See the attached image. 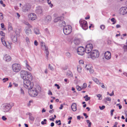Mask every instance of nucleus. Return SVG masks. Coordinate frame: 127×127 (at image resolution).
<instances>
[{
	"label": "nucleus",
	"mask_w": 127,
	"mask_h": 127,
	"mask_svg": "<svg viewBox=\"0 0 127 127\" xmlns=\"http://www.w3.org/2000/svg\"><path fill=\"white\" fill-rule=\"evenodd\" d=\"M80 64H84V62L82 60H80L79 61Z\"/></svg>",
	"instance_id": "obj_55"
},
{
	"label": "nucleus",
	"mask_w": 127,
	"mask_h": 127,
	"mask_svg": "<svg viewBox=\"0 0 127 127\" xmlns=\"http://www.w3.org/2000/svg\"><path fill=\"white\" fill-rule=\"evenodd\" d=\"M99 107L101 110H102L103 109L105 108V106L104 105H103L102 107H101L100 106H99Z\"/></svg>",
	"instance_id": "obj_50"
},
{
	"label": "nucleus",
	"mask_w": 127,
	"mask_h": 127,
	"mask_svg": "<svg viewBox=\"0 0 127 127\" xmlns=\"http://www.w3.org/2000/svg\"><path fill=\"white\" fill-rule=\"evenodd\" d=\"M97 97L98 98V99L99 100H101L102 99V96L100 94H98L97 95Z\"/></svg>",
	"instance_id": "obj_38"
},
{
	"label": "nucleus",
	"mask_w": 127,
	"mask_h": 127,
	"mask_svg": "<svg viewBox=\"0 0 127 127\" xmlns=\"http://www.w3.org/2000/svg\"><path fill=\"white\" fill-rule=\"evenodd\" d=\"M34 32L35 34H39V31L38 29L35 28L34 29Z\"/></svg>",
	"instance_id": "obj_29"
},
{
	"label": "nucleus",
	"mask_w": 127,
	"mask_h": 127,
	"mask_svg": "<svg viewBox=\"0 0 127 127\" xmlns=\"http://www.w3.org/2000/svg\"><path fill=\"white\" fill-rule=\"evenodd\" d=\"M29 20H34L36 18V15L33 13H31L29 14L28 16Z\"/></svg>",
	"instance_id": "obj_11"
},
{
	"label": "nucleus",
	"mask_w": 127,
	"mask_h": 127,
	"mask_svg": "<svg viewBox=\"0 0 127 127\" xmlns=\"http://www.w3.org/2000/svg\"><path fill=\"white\" fill-rule=\"evenodd\" d=\"M20 92L21 94L23 95H24V92L22 88H21Z\"/></svg>",
	"instance_id": "obj_48"
},
{
	"label": "nucleus",
	"mask_w": 127,
	"mask_h": 127,
	"mask_svg": "<svg viewBox=\"0 0 127 127\" xmlns=\"http://www.w3.org/2000/svg\"><path fill=\"white\" fill-rule=\"evenodd\" d=\"M87 84L86 83H84L83 84V85L81 86V87L82 90L85 89L87 87Z\"/></svg>",
	"instance_id": "obj_35"
},
{
	"label": "nucleus",
	"mask_w": 127,
	"mask_h": 127,
	"mask_svg": "<svg viewBox=\"0 0 127 127\" xmlns=\"http://www.w3.org/2000/svg\"><path fill=\"white\" fill-rule=\"evenodd\" d=\"M8 78H4L3 79V82L4 83L7 81H8Z\"/></svg>",
	"instance_id": "obj_52"
},
{
	"label": "nucleus",
	"mask_w": 127,
	"mask_h": 127,
	"mask_svg": "<svg viewBox=\"0 0 127 127\" xmlns=\"http://www.w3.org/2000/svg\"><path fill=\"white\" fill-rule=\"evenodd\" d=\"M55 86H57V89H59L60 88V87L59 86V85L57 84H55Z\"/></svg>",
	"instance_id": "obj_61"
},
{
	"label": "nucleus",
	"mask_w": 127,
	"mask_h": 127,
	"mask_svg": "<svg viewBox=\"0 0 127 127\" xmlns=\"http://www.w3.org/2000/svg\"><path fill=\"white\" fill-rule=\"evenodd\" d=\"M21 65L19 64H16V72L19 71L21 69Z\"/></svg>",
	"instance_id": "obj_26"
},
{
	"label": "nucleus",
	"mask_w": 127,
	"mask_h": 127,
	"mask_svg": "<svg viewBox=\"0 0 127 127\" xmlns=\"http://www.w3.org/2000/svg\"><path fill=\"white\" fill-rule=\"evenodd\" d=\"M67 75L69 77H72V74L70 71H68L67 73Z\"/></svg>",
	"instance_id": "obj_32"
},
{
	"label": "nucleus",
	"mask_w": 127,
	"mask_h": 127,
	"mask_svg": "<svg viewBox=\"0 0 127 127\" xmlns=\"http://www.w3.org/2000/svg\"><path fill=\"white\" fill-rule=\"evenodd\" d=\"M79 22L81 27L83 29L86 30L88 29V27L86 21L81 20Z\"/></svg>",
	"instance_id": "obj_6"
},
{
	"label": "nucleus",
	"mask_w": 127,
	"mask_h": 127,
	"mask_svg": "<svg viewBox=\"0 0 127 127\" xmlns=\"http://www.w3.org/2000/svg\"><path fill=\"white\" fill-rule=\"evenodd\" d=\"M26 42L28 43H29L30 42L29 39L28 37H27L26 38Z\"/></svg>",
	"instance_id": "obj_46"
},
{
	"label": "nucleus",
	"mask_w": 127,
	"mask_h": 127,
	"mask_svg": "<svg viewBox=\"0 0 127 127\" xmlns=\"http://www.w3.org/2000/svg\"><path fill=\"white\" fill-rule=\"evenodd\" d=\"M90 97H88L87 98H86L85 99V100L86 101H87L88 100H90Z\"/></svg>",
	"instance_id": "obj_60"
},
{
	"label": "nucleus",
	"mask_w": 127,
	"mask_h": 127,
	"mask_svg": "<svg viewBox=\"0 0 127 127\" xmlns=\"http://www.w3.org/2000/svg\"><path fill=\"white\" fill-rule=\"evenodd\" d=\"M40 121V119L39 117H37L36 118L35 121V124L37 126H39Z\"/></svg>",
	"instance_id": "obj_18"
},
{
	"label": "nucleus",
	"mask_w": 127,
	"mask_h": 127,
	"mask_svg": "<svg viewBox=\"0 0 127 127\" xmlns=\"http://www.w3.org/2000/svg\"><path fill=\"white\" fill-rule=\"evenodd\" d=\"M100 28L101 29L103 30L105 28V26L104 25H101L100 26Z\"/></svg>",
	"instance_id": "obj_51"
},
{
	"label": "nucleus",
	"mask_w": 127,
	"mask_h": 127,
	"mask_svg": "<svg viewBox=\"0 0 127 127\" xmlns=\"http://www.w3.org/2000/svg\"><path fill=\"white\" fill-rule=\"evenodd\" d=\"M92 79L95 82L98 84L100 82L99 81L98 79L96 78L93 77V78Z\"/></svg>",
	"instance_id": "obj_31"
},
{
	"label": "nucleus",
	"mask_w": 127,
	"mask_h": 127,
	"mask_svg": "<svg viewBox=\"0 0 127 127\" xmlns=\"http://www.w3.org/2000/svg\"><path fill=\"white\" fill-rule=\"evenodd\" d=\"M12 67L13 70V71L16 72V64H13Z\"/></svg>",
	"instance_id": "obj_30"
},
{
	"label": "nucleus",
	"mask_w": 127,
	"mask_h": 127,
	"mask_svg": "<svg viewBox=\"0 0 127 127\" xmlns=\"http://www.w3.org/2000/svg\"><path fill=\"white\" fill-rule=\"evenodd\" d=\"M93 48V45L91 44H88L86 46L85 51L87 53H89L92 51Z\"/></svg>",
	"instance_id": "obj_9"
},
{
	"label": "nucleus",
	"mask_w": 127,
	"mask_h": 127,
	"mask_svg": "<svg viewBox=\"0 0 127 127\" xmlns=\"http://www.w3.org/2000/svg\"><path fill=\"white\" fill-rule=\"evenodd\" d=\"M37 89H38L39 91L40 92L41 91V87L39 86H38L37 87Z\"/></svg>",
	"instance_id": "obj_59"
},
{
	"label": "nucleus",
	"mask_w": 127,
	"mask_h": 127,
	"mask_svg": "<svg viewBox=\"0 0 127 127\" xmlns=\"http://www.w3.org/2000/svg\"><path fill=\"white\" fill-rule=\"evenodd\" d=\"M47 3H48V4L50 5V6L51 7H52L53 6V4L51 3V1H50L49 2V0H47Z\"/></svg>",
	"instance_id": "obj_40"
},
{
	"label": "nucleus",
	"mask_w": 127,
	"mask_h": 127,
	"mask_svg": "<svg viewBox=\"0 0 127 127\" xmlns=\"http://www.w3.org/2000/svg\"><path fill=\"white\" fill-rule=\"evenodd\" d=\"M66 24L65 22L63 20H61L60 21L59 25L60 27H64L65 26Z\"/></svg>",
	"instance_id": "obj_19"
},
{
	"label": "nucleus",
	"mask_w": 127,
	"mask_h": 127,
	"mask_svg": "<svg viewBox=\"0 0 127 127\" xmlns=\"http://www.w3.org/2000/svg\"><path fill=\"white\" fill-rule=\"evenodd\" d=\"M0 34L2 36H4L5 35V33L2 31L0 32Z\"/></svg>",
	"instance_id": "obj_47"
},
{
	"label": "nucleus",
	"mask_w": 127,
	"mask_h": 127,
	"mask_svg": "<svg viewBox=\"0 0 127 127\" xmlns=\"http://www.w3.org/2000/svg\"><path fill=\"white\" fill-rule=\"evenodd\" d=\"M34 44L36 46H37L38 45V43L36 40H35L34 41Z\"/></svg>",
	"instance_id": "obj_58"
},
{
	"label": "nucleus",
	"mask_w": 127,
	"mask_h": 127,
	"mask_svg": "<svg viewBox=\"0 0 127 127\" xmlns=\"http://www.w3.org/2000/svg\"><path fill=\"white\" fill-rule=\"evenodd\" d=\"M41 45L42 49L44 51V53L46 54L47 59H48L49 52L47 46H46L45 43L43 41L41 42Z\"/></svg>",
	"instance_id": "obj_3"
},
{
	"label": "nucleus",
	"mask_w": 127,
	"mask_h": 127,
	"mask_svg": "<svg viewBox=\"0 0 127 127\" xmlns=\"http://www.w3.org/2000/svg\"><path fill=\"white\" fill-rule=\"evenodd\" d=\"M25 62L26 64V66L27 69L30 71H31L32 70V68L30 66L29 64H28V62L27 61H25Z\"/></svg>",
	"instance_id": "obj_23"
},
{
	"label": "nucleus",
	"mask_w": 127,
	"mask_h": 127,
	"mask_svg": "<svg viewBox=\"0 0 127 127\" xmlns=\"http://www.w3.org/2000/svg\"><path fill=\"white\" fill-rule=\"evenodd\" d=\"M85 68L87 70H90L91 69V67H90L89 65H86L85 66Z\"/></svg>",
	"instance_id": "obj_37"
},
{
	"label": "nucleus",
	"mask_w": 127,
	"mask_h": 127,
	"mask_svg": "<svg viewBox=\"0 0 127 127\" xmlns=\"http://www.w3.org/2000/svg\"><path fill=\"white\" fill-rule=\"evenodd\" d=\"M6 46L7 48L9 49H10L11 48L9 42L7 43V46Z\"/></svg>",
	"instance_id": "obj_43"
},
{
	"label": "nucleus",
	"mask_w": 127,
	"mask_h": 127,
	"mask_svg": "<svg viewBox=\"0 0 127 127\" xmlns=\"http://www.w3.org/2000/svg\"><path fill=\"white\" fill-rule=\"evenodd\" d=\"M76 88L78 91H80L81 90H82L81 87H80L79 86L77 85L76 86Z\"/></svg>",
	"instance_id": "obj_36"
},
{
	"label": "nucleus",
	"mask_w": 127,
	"mask_h": 127,
	"mask_svg": "<svg viewBox=\"0 0 127 127\" xmlns=\"http://www.w3.org/2000/svg\"><path fill=\"white\" fill-rule=\"evenodd\" d=\"M83 115L85 116V118L86 119L87 118H88V116H87V114H86V113H83Z\"/></svg>",
	"instance_id": "obj_57"
},
{
	"label": "nucleus",
	"mask_w": 127,
	"mask_h": 127,
	"mask_svg": "<svg viewBox=\"0 0 127 127\" xmlns=\"http://www.w3.org/2000/svg\"><path fill=\"white\" fill-rule=\"evenodd\" d=\"M25 32L26 34L27 35H28L30 34H31L32 32L30 28L26 29Z\"/></svg>",
	"instance_id": "obj_27"
},
{
	"label": "nucleus",
	"mask_w": 127,
	"mask_h": 127,
	"mask_svg": "<svg viewBox=\"0 0 127 127\" xmlns=\"http://www.w3.org/2000/svg\"><path fill=\"white\" fill-rule=\"evenodd\" d=\"M64 17L62 16L60 17H58L55 18L54 20V21L55 22H56L59 21L63 19Z\"/></svg>",
	"instance_id": "obj_24"
},
{
	"label": "nucleus",
	"mask_w": 127,
	"mask_h": 127,
	"mask_svg": "<svg viewBox=\"0 0 127 127\" xmlns=\"http://www.w3.org/2000/svg\"><path fill=\"white\" fill-rule=\"evenodd\" d=\"M55 123L56 124H58V123H59L58 124V125H61V121L60 120L58 121H56L55 122Z\"/></svg>",
	"instance_id": "obj_42"
},
{
	"label": "nucleus",
	"mask_w": 127,
	"mask_h": 127,
	"mask_svg": "<svg viewBox=\"0 0 127 127\" xmlns=\"http://www.w3.org/2000/svg\"><path fill=\"white\" fill-rule=\"evenodd\" d=\"M20 74L21 77L23 80L29 79V80H31L32 78H33L31 73L26 70H21L20 72Z\"/></svg>",
	"instance_id": "obj_1"
},
{
	"label": "nucleus",
	"mask_w": 127,
	"mask_h": 127,
	"mask_svg": "<svg viewBox=\"0 0 127 127\" xmlns=\"http://www.w3.org/2000/svg\"><path fill=\"white\" fill-rule=\"evenodd\" d=\"M1 119L4 121H5L7 120V118L4 116H2L1 118Z\"/></svg>",
	"instance_id": "obj_49"
},
{
	"label": "nucleus",
	"mask_w": 127,
	"mask_h": 127,
	"mask_svg": "<svg viewBox=\"0 0 127 127\" xmlns=\"http://www.w3.org/2000/svg\"><path fill=\"white\" fill-rule=\"evenodd\" d=\"M31 8V6L29 4H27L23 6V12H26L29 10Z\"/></svg>",
	"instance_id": "obj_13"
},
{
	"label": "nucleus",
	"mask_w": 127,
	"mask_h": 127,
	"mask_svg": "<svg viewBox=\"0 0 127 127\" xmlns=\"http://www.w3.org/2000/svg\"><path fill=\"white\" fill-rule=\"evenodd\" d=\"M98 84L101 85V86L102 88H105V87L103 83H101L100 82Z\"/></svg>",
	"instance_id": "obj_44"
},
{
	"label": "nucleus",
	"mask_w": 127,
	"mask_h": 127,
	"mask_svg": "<svg viewBox=\"0 0 127 127\" xmlns=\"http://www.w3.org/2000/svg\"><path fill=\"white\" fill-rule=\"evenodd\" d=\"M65 55L69 58H70L71 56L69 52H67L66 53Z\"/></svg>",
	"instance_id": "obj_33"
},
{
	"label": "nucleus",
	"mask_w": 127,
	"mask_h": 127,
	"mask_svg": "<svg viewBox=\"0 0 127 127\" xmlns=\"http://www.w3.org/2000/svg\"><path fill=\"white\" fill-rule=\"evenodd\" d=\"M63 107V104H61L60 105V107H59V109H62Z\"/></svg>",
	"instance_id": "obj_64"
},
{
	"label": "nucleus",
	"mask_w": 127,
	"mask_h": 127,
	"mask_svg": "<svg viewBox=\"0 0 127 127\" xmlns=\"http://www.w3.org/2000/svg\"><path fill=\"white\" fill-rule=\"evenodd\" d=\"M85 51L84 47L80 46L78 48L77 52L79 55H82L84 54Z\"/></svg>",
	"instance_id": "obj_10"
},
{
	"label": "nucleus",
	"mask_w": 127,
	"mask_h": 127,
	"mask_svg": "<svg viewBox=\"0 0 127 127\" xmlns=\"http://www.w3.org/2000/svg\"><path fill=\"white\" fill-rule=\"evenodd\" d=\"M120 13L122 15H124L127 13V8L126 7H123L120 9Z\"/></svg>",
	"instance_id": "obj_12"
},
{
	"label": "nucleus",
	"mask_w": 127,
	"mask_h": 127,
	"mask_svg": "<svg viewBox=\"0 0 127 127\" xmlns=\"http://www.w3.org/2000/svg\"><path fill=\"white\" fill-rule=\"evenodd\" d=\"M32 79V78L31 79L29 80V79H25L23 80V86L26 89L29 90L32 89L33 87V83L31 82Z\"/></svg>",
	"instance_id": "obj_2"
},
{
	"label": "nucleus",
	"mask_w": 127,
	"mask_h": 127,
	"mask_svg": "<svg viewBox=\"0 0 127 127\" xmlns=\"http://www.w3.org/2000/svg\"><path fill=\"white\" fill-rule=\"evenodd\" d=\"M111 98L110 97H106L104 98L103 100L105 102H107V101H111Z\"/></svg>",
	"instance_id": "obj_28"
},
{
	"label": "nucleus",
	"mask_w": 127,
	"mask_h": 127,
	"mask_svg": "<svg viewBox=\"0 0 127 127\" xmlns=\"http://www.w3.org/2000/svg\"><path fill=\"white\" fill-rule=\"evenodd\" d=\"M29 119L31 121H34V118L32 116H29Z\"/></svg>",
	"instance_id": "obj_39"
},
{
	"label": "nucleus",
	"mask_w": 127,
	"mask_h": 127,
	"mask_svg": "<svg viewBox=\"0 0 127 127\" xmlns=\"http://www.w3.org/2000/svg\"><path fill=\"white\" fill-rule=\"evenodd\" d=\"M2 107L3 111L5 112H8L11 108V105L8 104H3Z\"/></svg>",
	"instance_id": "obj_7"
},
{
	"label": "nucleus",
	"mask_w": 127,
	"mask_h": 127,
	"mask_svg": "<svg viewBox=\"0 0 127 127\" xmlns=\"http://www.w3.org/2000/svg\"><path fill=\"white\" fill-rule=\"evenodd\" d=\"M72 28L70 25L66 26L64 27L63 31L64 33L66 35L69 34L71 32Z\"/></svg>",
	"instance_id": "obj_5"
},
{
	"label": "nucleus",
	"mask_w": 127,
	"mask_h": 127,
	"mask_svg": "<svg viewBox=\"0 0 127 127\" xmlns=\"http://www.w3.org/2000/svg\"><path fill=\"white\" fill-rule=\"evenodd\" d=\"M74 43L76 45H78L80 43V40L77 38H75L74 41Z\"/></svg>",
	"instance_id": "obj_25"
},
{
	"label": "nucleus",
	"mask_w": 127,
	"mask_h": 127,
	"mask_svg": "<svg viewBox=\"0 0 127 127\" xmlns=\"http://www.w3.org/2000/svg\"><path fill=\"white\" fill-rule=\"evenodd\" d=\"M99 56V53L97 50H92L91 52L90 56L91 58L94 59L98 57Z\"/></svg>",
	"instance_id": "obj_4"
},
{
	"label": "nucleus",
	"mask_w": 127,
	"mask_h": 127,
	"mask_svg": "<svg viewBox=\"0 0 127 127\" xmlns=\"http://www.w3.org/2000/svg\"><path fill=\"white\" fill-rule=\"evenodd\" d=\"M51 17L49 15L46 16L45 18V21L46 23L47 24L51 21Z\"/></svg>",
	"instance_id": "obj_16"
},
{
	"label": "nucleus",
	"mask_w": 127,
	"mask_h": 127,
	"mask_svg": "<svg viewBox=\"0 0 127 127\" xmlns=\"http://www.w3.org/2000/svg\"><path fill=\"white\" fill-rule=\"evenodd\" d=\"M21 31V27H19L18 28H16V32H17V33H16V36L19 37L20 36V33Z\"/></svg>",
	"instance_id": "obj_22"
},
{
	"label": "nucleus",
	"mask_w": 127,
	"mask_h": 127,
	"mask_svg": "<svg viewBox=\"0 0 127 127\" xmlns=\"http://www.w3.org/2000/svg\"><path fill=\"white\" fill-rule=\"evenodd\" d=\"M48 95H52V92L50 90L49 91V92L48 93Z\"/></svg>",
	"instance_id": "obj_63"
},
{
	"label": "nucleus",
	"mask_w": 127,
	"mask_h": 127,
	"mask_svg": "<svg viewBox=\"0 0 127 127\" xmlns=\"http://www.w3.org/2000/svg\"><path fill=\"white\" fill-rule=\"evenodd\" d=\"M1 28H4V24H3V23H1Z\"/></svg>",
	"instance_id": "obj_62"
},
{
	"label": "nucleus",
	"mask_w": 127,
	"mask_h": 127,
	"mask_svg": "<svg viewBox=\"0 0 127 127\" xmlns=\"http://www.w3.org/2000/svg\"><path fill=\"white\" fill-rule=\"evenodd\" d=\"M49 68L50 70H52L54 69L53 67L52 66L50 65V64H49Z\"/></svg>",
	"instance_id": "obj_53"
},
{
	"label": "nucleus",
	"mask_w": 127,
	"mask_h": 127,
	"mask_svg": "<svg viewBox=\"0 0 127 127\" xmlns=\"http://www.w3.org/2000/svg\"><path fill=\"white\" fill-rule=\"evenodd\" d=\"M104 56L106 59L107 60L110 59L111 57L110 53L108 51L104 53Z\"/></svg>",
	"instance_id": "obj_15"
},
{
	"label": "nucleus",
	"mask_w": 127,
	"mask_h": 127,
	"mask_svg": "<svg viewBox=\"0 0 127 127\" xmlns=\"http://www.w3.org/2000/svg\"><path fill=\"white\" fill-rule=\"evenodd\" d=\"M11 38L12 41L14 43H15L16 42V37H15V34H11Z\"/></svg>",
	"instance_id": "obj_21"
},
{
	"label": "nucleus",
	"mask_w": 127,
	"mask_h": 127,
	"mask_svg": "<svg viewBox=\"0 0 127 127\" xmlns=\"http://www.w3.org/2000/svg\"><path fill=\"white\" fill-rule=\"evenodd\" d=\"M82 68L80 65L77 66V70L79 73H81V71Z\"/></svg>",
	"instance_id": "obj_34"
},
{
	"label": "nucleus",
	"mask_w": 127,
	"mask_h": 127,
	"mask_svg": "<svg viewBox=\"0 0 127 127\" xmlns=\"http://www.w3.org/2000/svg\"><path fill=\"white\" fill-rule=\"evenodd\" d=\"M0 19H3V15H2V14L1 13H0Z\"/></svg>",
	"instance_id": "obj_56"
},
{
	"label": "nucleus",
	"mask_w": 127,
	"mask_h": 127,
	"mask_svg": "<svg viewBox=\"0 0 127 127\" xmlns=\"http://www.w3.org/2000/svg\"><path fill=\"white\" fill-rule=\"evenodd\" d=\"M1 42L4 46H7V42L6 43L5 40L2 41Z\"/></svg>",
	"instance_id": "obj_45"
},
{
	"label": "nucleus",
	"mask_w": 127,
	"mask_h": 127,
	"mask_svg": "<svg viewBox=\"0 0 127 127\" xmlns=\"http://www.w3.org/2000/svg\"><path fill=\"white\" fill-rule=\"evenodd\" d=\"M43 8L41 7H38L36 8L35 12L38 14H41L43 12Z\"/></svg>",
	"instance_id": "obj_14"
},
{
	"label": "nucleus",
	"mask_w": 127,
	"mask_h": 127,
	"mask_svg": "<svg viewBox=\"0 0 127 127\" xmlns=\"http://www.w3.org/2000/svg\"><path fill=\"white\" fill-rule=\"evenodd\" d=\"M126 43H127V45H124L123 47V48L124 49L125 51H127V40Z\"/></svg>",
	"instance_id": "obj_41"
},
{
	"label": "nucleus",
	"mask_w": 127,
	"mask_h": 127,
	"mask_svg": "<svg viewBox=\"0 0 127 127\" xmlns=\"http://www.w3.org/2000/svg\"><path fill=\"white\" fill-rule=\"evenodd\" d=\"M11 57L9 55L5 54L4 56L3 59L6 61H9L11 60Z\"/></svg>",
	"instance_id": "obj_17"
},
{
	"label": "nucleus",
	"mask_w": 127,
	"mask_h": 127,
	"mask_svg": "<svg viewBox=\"0 0 127 127\" xmlns=\"http://www.w3.org/2000/svg\"><path fill=\"white\" fill-rule=\"evenodd\" d=\"M29 93L30 95L32 96H36L38 94V92L36 89H33L29 90Z\"/></svg>",
	"instance_id": "obj_8"
},
{
	"label": "nucleus",
	"mask_w": 127,
	"mask_h": 127,
	"mask_svg": "<svg viewBox=\"0 0 127 127\" xmlns=\"http://www.w3.org/2000/svg\"><path fill=\"white\" fill-rule=\"evenodd\" d=\"M71 107L72 110L74 111L77 110L76 104L75 103H73L71 105Z\"/></svg>",
	"instance_id": "obj_20"
},
{
	"label": "nucleus",
	"mask_w": 127,
	"mask_h": 127,
	"mask_svg": "<svg viewBox=\"0 0 127 127\" xmlns=\"http://www.w3.org/2000/svg\"><path fill=\"white\" fill-rule=\"evenodd\" d=\"M114 111V109H112L110 111L111 115V116H112L113 115V112Z\"/></svg>",
	"instance_id": "obj_54"
}]
</instances>
